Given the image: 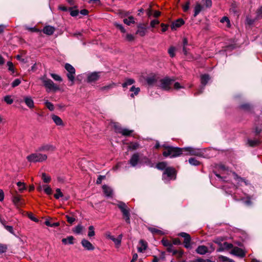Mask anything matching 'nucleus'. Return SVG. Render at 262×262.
<instances>
[{
	"label": "nucleus",
	"mask_w": 262,
	"mask_h": 262,
	"mask_svg": "<svg viewBox=\"0 0 262 262\" xmlns=\"http://www.w3.org/2000/svg\"><path fill=\"white\" fill-rule=\"evenodd\" d=\"M162 245L166 248L167 251L171 252L173 255L178 254L180 256V252L179 251V248L177 247L180 245V241L179 238L168 239L166 237L163 238L161 241Z\"/></svg>",
	"instance_id": "nucleus-1"
},
{
	"label": "nucleus",
	"mask_w": 262,
	"mask_h": 262,
	"mask_svg": "<svg viewBox=\"0 0 262 262\" xmlns=\"http://www.w3.org/2000/svg\"><path fill=\"white\" fill-rule=\"evenodd\" d=\"M174 80L168 77H165L159 80L158 86L163 90L168 91L170 90L172 85L176 89H179L180 88V84L179 82H174Z\"/></svg>",
	"instance_id": "nucleus-2"
},
{
	"label": "nucleus",
	"mask_w": 262,
	"mask_h": 262,
	"mask_svg": "<svg viewBox=\"0 0 262 262\" xmlns=\"http://www.w3.org/2000/svg\"><path fill=\"white\" fill-rule=\"evenodd\" d=\"M48 159L46 154H42L40 152H36L30 154L27 157V159L30 162H42Z\"/></svg>",
	"instance_id": "nucleus-3"
},
{
	"label": "nucleus",
	"mask_w": 262,
	"mask_h": 262,
	"mask_svg": "<svg viewBox=\"0 0 262 262\" xmlns=\"http://www.w3.org/2000/svg\"><path fill=\"white\" fill-rule=\"evenodd\" d=\"M180 155V149L172 146H167L164 148L163 155L165 157L173 158Z\"/></svg>",
	"instance_id": "nucleus-4"
},
{
	"label": "nucleus",
	"mask_w": 262,
	"mask_h": 262,
	"mask_svg": "<svg viewBox=\"0 0 262 262\" xmlns=\"http://www.w3.org/2000/svg\"><path fill=\"white\" fill-rule=\"evenodd\" d=\"M117 206L122 213L123 218L124 219L126 223L130 224V222L129 210L127 205L122 202H119L117 204Z\"/></svg>",
	"instance_id": "nucleus-5"
},
{
	"label": "nucleus",
	"mask_w": 262,
	"mask_h": 262,
	"mask_svg": "<svg viewBox=\"0 0 262 262\" xmlns=\"http://www.w3.org/2000/svg\"><path fill=\"white\" fill-rule=\"evenodd\" d=\"M163 179L165 181L174 180L176 178V171L171 167H168L163 172Z\"/></svg>",
	"instance_id": "nucleus-6"
},
{
	"label": "nucleus",
	"mask_w": 262,
	"mask_h": 262,
	"mask_svg": "<svg viewBox=\"0 0 262 262\" xmlns=\"http://www.w3.org/2000/svg\"><path fill=\"white\" fill-rule=\"evenodd\" d=\"M41 80L43 83L44 86L47 89V91H56L59 90V87L55 84L51 79L43 77Z\"/></svg>",
	"instance_id": "nucleus-7"
},
{
	"label": "nucleus",
	"mask_w": 262,
	"mask_h": 262,
	"mask_svg": "<svg viewBox=\"0 0 262 262\" xmlns=\"http://www.w3.org/2000/svg\"><path fill=\"white\" fill-rule=\"evenodd\" d=\"M181 237L183 238V244L185 248L191 249L192 248L193 242L191 241L190 235L185 232H181Z\"/></svg>",
	"instance_id": "nucleus-8"
},
{
	"label": "nucleus",
	"mask_w": 262,
	"mask_h": 262,
	"mask_svg": "<svg viewBox=\"0 0 262 262\" xmlns=\"http://www.w3.org/2000/svg\"><path fill=\"white\" fill-rule=\"evenodd\" d=\"M65 69L68 71L67 77L70 81L72 82L71 84L74 83L75 79V70L74 68L69 63L65 64Z\"/></svg>",
	"instance_id": "nucleus-9"
},
{
	"label": "nucleus",
	"mask_w": 262,
	"mask_h": 262,
	"mask_svg": "<svg viewBox=\"0 0 262 262\" xmlns=\"http://www.w3.org/2000/svg\"><path fill=\"white\" fill-rule=\"evenodd\" d=\"M56 149V147L51 144H43L39 146L36 150L38 152H52Z\"/></svg>",
	"instance_id": "nucleus-10"
},
{
	"label": "nucleus",
	"mask_w": 262,
	"mask_h": 262,
	"mask_svg": "<svg viewBox=\"0 0 262 262\" xmlns=\"http://www.w3.org/2000/svg\"><path fill=\"white\" fill-rule=\"evenodd\" d=\"M214 242L220 246V248L217 250V251L220 252L223 251L224 250H227L233 248L232 244L228 243L227 242H224L223 244H222L221 241L219 239H216L214 241Z\"/></svg>",
	"instance_id": "nucleus-11"
},
{
	"label": "nucleus",
	"mask_w": 262,
	"mask_h": 262,
	"mask_svg": "<svg viewBox=\"0 0 262 262\" xmlns=\"http://www.w3.org/2000/svg\"><path fill=\"white\" fill-rule=\"evenodd\" d=\"M114 126L116 132L122 134L124 136H129L133 132V130H129L127 128H122L120 126H117L116 125Z\"/></svg>",
	"instance_id": "nucleus-12"
},
{
	"label": "nucleus",
	"mask_w": 262,
	"mask_h": 262,
	"mask_svg": "<svg viewBox=\"0 0 262 262\" xmlns=\"http://www.w3.org/2000/svg\"><path fill=\"white\" fill-rule=\"evenodd\" d=\"M181 154H182L183 152H187V154L191 155H200V152L198 149H194L189 147L186 148H181Z\"/></svg>",
	"instance_id": "nucleus-13"
},
{
	"label": "nucleus",
	"mask_w": 262,
	"mask_h": 262,
	"mask_svg": "<svg viewBox=\"0 0 262 262\" xmlns=\"http://www.w3.org/2000/svg\"><path fill=\"white\" fill-rule=\"evenodd\" d=\"M140 162V155L138 152L134 154L129 161V164L133 167H135Z\"/></svg>",
	"instance_id": "nucleus-14"
},
{
	"label": "nucleus",
	"mask_w": 262,
	"mask_h": 262,
	"mask_svg": "<svg viewBox=\"0 0 262 262\" xmlns=\"http://www.w3.org/2000/svg\"><path fill=\"white\" fill-rule=\"evenodd\" d=\"M81 244L82 247L86 250L93 251L95 249V247L93 244L85 238L81 240Z\"/></svg>",
	"instance_id": "nucleus-15"
},
{
	"label": "nucleus",
	"mask_w": 262,
	"mask_h": 262,
	"mask_svg": "<svg viewBox=\"0 0 262 262\" xmlns=\"http://www.w3.org/2000/svg\"><path fill=\"white\" fill-rule=\"evenodd\" d=\"M12 202L17 208L22 206L24 204L20 196L19 195H14L12 198Z\"/></svg>",
	"instance_id": "nucleus-16"
},
{
	"label": "nucleus",
	"mask_w": 262,
	"mask_h": 262,
	"mask_svg": "<svg viewBox=\"0 0 262 262\" xmlns=\"http://www.w3.org/2000/svg\"><path fill=\"white\" fill-rule=\"evenodd\" d=\"M231 253L241 257H243L245 255V252L238 247H234L231 250Z\"/></svg>",
	"instance_id": "nucleus-17"
},
{
	"label": "nucleus",
	"mask_w": 262,
	"mask_h": 262,
	"mask_svg": "<svg viewBox=\"0 0 262 262\" xmlns=\"http://www.w3.org/2000/svg\"><path fill=\"white\" fill-rule=\"evenodd\" d=\"M99 73L93 72L88 76V81L89 82H93L98 80L99 79Z\"/></svg>",
	"instance_id": "nucleus-18"
},
{
	"label": "nucleus",
	"mask_w": 262,
	"mask_h": 262,
	"mask_svg": "<svg viewBox=\"0 0 262 262\" xmlns=\"http://www.w3.org/2000/svg\"><path fill=\"white\" fill-rule=\"evenodd\" d=\"M42 31L46 34L51 35L54 33L55 28L54 27L50 26H47L43 28Z\"/></svg>",
	"instance_id": "nucleus-19"
},
{
	"label": "nucleus",
	"mask_w": 262,
	"mask_h": 262,
	"mask_svg": "<svg viewBox=\"0 0 262 262\" xmlns=\"http://www.w3.org/2000/svg\"><path fill=\"white\" fill-rule=\"evenodd\" d=\"M51 118L52 120H53L54 122L57 125H63V121L62 119L58 117L57 115H52L51 116Z\"/></svg>",
	"instance_id": "nucleus-20"
},
{
	"label": "nucleus",
	"mask_w": 262,
	"mask_h": 262,
	"mask_svg": "<svg viewBox=\"0 0 262 262\" xmlns=\"http://www.w3.org/2000/svg\"><path fill=\"white\" fill-rule=\"evenodd\" d=\"M196 252L200 254H205L208 252V248L205 246H200L196 249Z\"/></svg>",
	"instance_id": "nucleus-21"
},
{
	"label": "nucleus",
	"mask_w": 262,
	"mask_h": 262,
	"mask_svg": "<svg viewBox=\"0 0 262 262\" xmlns=\"http://www.w3.org/2000/svg\"><path fill=\"white\" fill-rule=\"evenodd\" d=\"M103 192L107 196H112L113 194V190L112 188L106 185H103L102 187Z\"/></svg>",
	"instance_id": "nucleus-22"
},
{
	"label": "nucleus",
	"mask_w": 262,
	"mask_h": 262,
	"mask_svg": "<svg viewBox=\"0 0 262 262\" xmlns=\"http://www.w3.org/2000/svg\"><path fill=\"white\" fill-rule=\"evenodd\" d=\"M148 230L154 234L163 235L165 232L155 227H149Z\"/></svg>",
	"instance_id": "nucleus-23"
},
{
	"label": "nucleus",
	"mask_w": 262,
	"mask_h": 262,
	"mask_svg": "<svg viewBox=\"0 0 262 262\" xmlns=\"http://www.w3.org/2000/svg\"><path fill=\"white\" fill-rule=\"evenodd\" d=\"M26 104L30 108L34 107V101L31 97H26L24 98Z\"/></svg>",
	"instance_id": "nucleus-24"
},
{
	"label": "nucleus",
	"mask_w": 262,
	"mask_h": 262,
	"mask_svg": "<svg viewBox=\"0 0 262 262\" xmlns=\"http://www.w3.org/2000/svg\"><path fill=\"white\" fill-rule=\"evenodd\" d=\"M140 246L138 248V251L142 252L147 248V243L143 240H140L139 242Z\"/></svg>",
	"instance_id": "nucleus-25"
},
{
	"label": "nucleus",
	"mask_w": 262,
	"mask_h": 262,
	"mask_svg": "<svg viewBox=\"0 0 262 262\" xmlns=\"http://www.w3.org/2000/svg\"><path fill=\"white\" fill-rule=\"evenodd\" d=\"M74 237L73 236H69L67 238H62V242L64 245L67 244H74Z\"/></svg>",
	"instance_id": "nucleus-26"
},
{
	"label": "nucleus",
	"mask_w": 262,
	"mask_h": 262,
	"mask_svg": "<svg viewBox=\"0 0 262 262\" xmlns=\"http://www.w3.org/2000/svg\"><path fill=\"white\" fill-rule=\"evenodd\" d=\"M122 234H120L117 238L115 237L113 238L112 241L115 244L116 248H119L121 245L122 238Z\"/></svg>",
	"instance_id": "nucleus-27"
},
{
	"label": "nucleus",
	"mask_w": 262,
	"mask_h": 262,
	"mask_svg": "<svg viewBox=\"0 0 262 262\" xmlns=\"http://www.w3.org/2000/svg\"><path fill=\"white\" fill-rule=\"evenodd\" d=\"M209 79L210 78L208 75H203L201 76V84L203 85L201 89H204V87L207 84Z\"/></svg>",
	"instance_id": "nucleus-28"
},
{
	"label": "nucleus",
	"mask_w": 262,
	"mask_h": 262,
	"mask_svg": "<svg viewBox=\"0 0 262 262\" xmlns=\"http://www.w3.org/2000/svg\"><path fill=\"white\" fill-rule=\"evenodd\" d=\"M146 29L145 28L138 26L136 34H139L141 36H144L146 34Z\"/></svg>",
	"instance_id": "nucleus-29"
},
{
	"label": "nucleus",
	"mask_w": 262,
	"mask_h": 262,
	"mask_svg": "<svg viewBox=\"0 0 262 262\" xmlns=\"http://www.w3.org/2000/svg\"><path fill=\"white\" fill-rule=\"evenodd\" d=\"M123 23L128 26L132 24H135V21L134 17L132 16H130L127 18H124L123 19Z\"/></svg>",
	"instance_id": "nucleus-30"
},
{
	"label": "nucleus",
	"mask_w": 262,
	"mask_h": 262,
	"mask_svg": "<svg viewBox=\"0 0 262 262\" xmlns=\"http://www.w3.org/2000/svg\"><path fill=\"white\" fill-rule=\"evenodd\" d=\"M140 147V145L137 142H130L128 144V148L130 150H136L138 149Z\"/></svg>",
	"instance_id": "nucleus-31"
},
{
	"label": "nucleus",
	"mask_w": 262,
	"mask_h": 262,
	"mask_svg": "<svg viewBox=\"0 0 262 262\" xmlns=\"http://www.w3.org/2000/svg\"><path fill=\"white\" fill-rule=\"evenodd\" d=\"M234 178L235 180L237 182V183L239 185H241L242 183H244L246 185H248V183L247 182V181H245V180L238 177L235 173H234Z\"/></svg>",
	"instance_id": "nucleus-32"
},
{
	"label": "nucleus",
	"mask_w": 262,
	"mask_h": 262,
	"mask_svg": "<svg viewBox=\"0 0 262 262\" xmlns=\"http://www.w3.org/2000/svg\"><path fill=\"white\" fill-rule=\"evenodd\" d=\"M140 90L139 88H136L135 86H132L130 89V91L134 92V93L130 94V97L134 98L135 95H137L139 93Z\"/></svg>",
	"instance_id": "nucleus-33"
},
{
	"label": "nucleus",
	"mask_w": 262,
	"mask_h": 262,
	"mask_svg": "<svg viewBox=\"0 0 262 262\" xmlns=\"http://www.w3.org/2000/svg\"><path fill=\"white\" fill-rule=\"evenodd\" d=\"M203 9V6L200 4H197L194 7V16H196Z\"/></svg>",
	"instance_id": "nucleus-34"
},
{
	"label": "nucleus",
	"mask_w": 262,
	"mask_h": 262,
	"mask_svg": "<svg viewBox=\"0 0 262 262\" xmlns=\"http://www.w3.org/2000/svg\"><path fill=\"white\" fill-rule=\"evenodd\" d=\"M140 163L145 164L147 165H149L150 166H152L151 161L147 157H142L141 159Z\"/></svg>",
	"instance_id": "nucleus-35"
},
{
	"label": "nucleus",
	"mask_w": 262,
	"mask_h": 262,
	"mask_svg": "<svg viewBox=\"0 0 262 262\" xmlns=\"http://www.w3.org/2000/svg\"><path fill=\"white\" fill-rule=\"evenodd\" d=\"M156 167L160 170H165L168 167H167V163L166 162H162L158 163Z\"/></svg>",
	"instance_id": "nucleus-36"
},
{
	"label": "nucleus",
	"mask_w": 262,
	"mask_h": 262,
	"mask_svg": "<svg viewBox=\"0 0 262 262\" xmlns=\"http://www.w3.org/2000/svg\"><path fill=\"white\" fill-rule=\"evenodd\" d=\"M189 163L194 166H198L200 164V162L195 158H191L189 159Z\"/></svg>",
	"instance_id": "nucleus-37"
},
{
	"label": "nucleus",
	"mask_w": 262,
	"mask_h": 262,
	"mask_svg": "<svg viewBox=\"0 0 262 262\" xmlns=\"http://www.w3.org/2000/svg\"><path fill=\"white\" fill-rule=\"evenodd\" d=\"M95 235V232L94 231V227L93 226H90L89 227V232L88 235L89 237H91L94 236Z\"/></svg>",
	"instance_id": "nucleus-38"
},
{
	"label": "nucleus",
	"mask_w": 262,
	"mask_h": 262,
	"mask_svg": "<svg viewBox=\"0 0 262 262\" xmlns=\"http://www.w3.org/2000/svg\"><path fill=\"white\" fill-rule=\"evenodd\" d=\"M180 27V18H178L176 22L173 23L171 26V28L172 30H176L177 28H179Z\"/></svg>",
	"instance_id": "nucleus-39"
},
{
	"label": "nucleus",
	"mask_w": 262,
	"mask_h": 262,
	"mask_svg": "<svg viewBox=\"0 0 262 262\" xmlns=\"http://www.w3.org/2000/svg\"><path fill=\"white\" fill-rule=\"evenodd\" d=\"M221 23H226V26L227 27L229 28L230 27V23L229 18L226 17L224 16L220 20Z\"/></svg>",
	"instance_id": "nucleus-40"
},
{
	"label": "nucleus",
	"mask_w": 262,
	"mask_h": 262,
	"mask_svg": "<svg viewBox=\"0 0 262 262\" xmlns=\"http://www.w3.org/2000/svg\"><path fill=\"white\" fill-rule=\"evenodd\" d=\"M83 230V227L81 225H78L74 229V232L77 234H80Z\"/></svg>",
	"instance_id": "nucleus-41"
},
{
	"label": "nucleus",
	"mask_w": 262,
	"mask_h": 262,
	"mask_svg": "<svg viewBox=\"0 0 262 262\" xmlns=\"http://www.w3.org/2000/svg\"><path fill=\"white\" fill-rule=\"evenodd\" d=\"M260 142L257 139L249 140L248 144L250 146H255L259 144Z\"/></svg>",
	"instance_id": "nucleus-42"
},
{
	"label": "nucleus",
	"mask_w": 262,
	"mask_h": 262,
	"mask_svg": "<svg viewBox=\"0 0 262 262\" xmlns=\"http://www.w3.org/2000/svg\"><path fill=\"white\" fill-rule=\"evenodd\" d=\"M135 80L133 79H126L125 82L122 84V86L125 88L127 85H130L135 83Z\"/></svg>",
	"instance_id": "nucleus-43"
},
{
	"label": "nucleus",
	"mask_w": 262,
	"mask_h": 262,
	"mask_svg": "<svg viewBox=\"0 0 262 262\" xmlns=\"http://www.w3.org/2000/svg\"><path fill=\"white\" fill-rule=\"evenodd\" d=\"M146 81L148 84H153L156 81V77L155 76L148 77L146 79Z\"/></svg>",
	"instance_id": "nucleus-44"
},
{
	"label": "nucleus",
	"mask_w": 262,
	"mask_h": 262,
	"mask_svg": "<svg viewBox=\"0 0 262 262\" xmlns=\"http://www.w3.org/2000/svg\"><path fill=\"white\" fill-rule=\"evenodd\" d=\"M176 49L174 47H170L168 50V52L171 57H173L175 56V52H176Z\"/></svg>",
	"instance_id": "nucleus-45"
},
{
	"label": "nucleus",
	"mask_w": 262,
	"mask_h": 262,
	"mask_svg": "<svg viewBox=\"0 0 262 262\" xmlns=\"http://www.w3.org/2000/svg\"><path fill=\"white\" fill-rule=\"evenodd\" d=\"M42 179L45 183H49L51 180V177L47 175L45 173H42Z\"/></svg>",
	"instance_id": "nucleus-46"
},
{
	"label": "nucleus",
	"mask_w": 262,
	"mask_h": 262,
	"mask_svg": "<svg viewBox=\"0 0 262 262\" xmlns=\"http://www.w3.org/2000/svg\"><path fill=\"white\" fill-rule=\"evenodd\" d=\"M45 105L50 111H52L54 110V105L51 102L48 101H46L45 102Z\"/></svg>",
	"instance_id": "nucleus-47"
},
{
	"label": "nucleus",
	"mask_w": 262,
	"mask_h": 262,
	"mask_svg": "<svg viewBox=\"0 0 262 262\" xmlns=\"http://www.w3.org/2000/svg\"><path fill=\"white\" fill-rule=\"evenodd\" d=\"M66 217L67 222L70 224H72L75 221V218L73 215H67Z\"/></svg>",
	"instance_id": "nucleus-48"
},
{
	"label": "nucleus",
	"mask_w": 262,
	"mask_h": 262,
	"mask_svg": "<svg viewBox=\"0 0 262 262\" xmlns=\"http://www.w3.org/2000/svg\"><path fill=\"white\" fill-rule=\"evenodd\" d=\"M7 65L8 67L9 71H10L12 73H14V66H13V63L12 62H11V61H8L7 63Z\"/></svg>",
	"instance_id": "nucleus-49"
},
{
	"label": "nucleus",
	"mask_w": 262,
	"mask_h": 262,
	"mask_svg": "<svg viewBox=\"0 0 262 262\" xmlns=\"http://www.w3.org/2000/svg\"><path fill=\"white\" fill-rule=\"evenodd\" d=\"M5 101L8 104H11L13 102V100L11 98L10 96H6L4 97Z\"/></svg>",
	"instance_id": "nucleus-50"
},
{
	"label": "nucleus",
	"mask_w": 262,
	"mask_h": 262,
	"mask_svg": "<svg viewBox=\"0 0 262 262\" xmlns=\"http://www.w3.org/2000/svg\"><path fill=\"white\" fill-rule=\"evenodd\" d=\"M56 193L54 194V197L56 199H58L59 198L62 196L63 195V194L60 191V189H59V188H57L56 190Z\"/></svg>",
	"instance_id": "nucleus-51"
},
{
	"label": "nucleus",
	"mask_w": 262,
	"mask_h": 262,
	"mask_svg": "<svg viewBox=\"0 0 262 262\" xmlns=\"http://www.w3.org/2000/svg\"><path fill=\"white\" fill-rule=\"evenodd\" d=\"M17 185L19 187V190L20 191L26 189V186L24 183L18 182L17 183Z\"/></svg>",
	"instance_id": "nucleus-52"
},
{
	"label": "nucleus",
	"mask_w": 262,
	"mask_h": 262,
	"mask_svg": "<svg viewBox=\"0 0 262 262\" xmlns=\"http://www.w3.org/2000/svg\"><path fill=\"white\" fill-rule=\"evenodd\" d=\"M114 25L117 27L121 32L125 33L126 32L125 29L124 28L122 25L119 24L117 23H115Z\"/></svg>",
	"instance_id": "nucleus-53"
},
{
	"label": "nucleus",
	"mask_w": 262,
	"mask_h": 262,
	"mask_svg": "<svg viewBox=\"0 0 262 262\" xmlns=\"http://www.w3.org/2000/svg\"><path fill=\"white\" fill-rule=\"evenodd\" d=\"M43 187L44 191L46 192V193H47V194H51L52 193V190L51 187L47 185H45Z\"/></svg>",
	"instance_id": "nucleus-54"
},
{
	"label": "nucleus",
	"mask_w": 262,
	"mask_h": 262,
	"mask_svg": "<svg viewBox=\"0 0 262 262\" xmlns=\"http://www.w3.org/2000/svg\"><path fill=\"white\" fill-rule=\"evenodd\" d=\"M51 77L55 80L61 81L62 78L61 77L57 74H51Z\"/></svg>",
	"instance_id": "nucleus-55"
},
{
	"label": "nucleus",
	"mask_w": 262,
	"mask_h": 262,
	"mask_svg": "<svg viewBox=\"0 0 262 262\" xmlns=\"http://www.w3.org/2000/svg\"><path fill=\"white\" fill-rule=\"evenodd\" d=\"M4 227L10 233H11L13 234H14V230H13V228L12 226L4 225Z\"/></svg>",
	"instance_id": "nucleus-56"
},
{
	"label": "nucleus",
	"mask_w": 262,
	"mask_h": 262,
	"mask_svg": "<svg viewBox=\"0 0 262 262\" xmlns=\"http://www.w3.org/2000/svg\"><path fill=\"white\" fill-rule=\"evenodd\" d=\"M21 82V81L19 79H15L11 84V85L13 88H14L16 86H18Z\"/></svg>",
	"instance_id": "nucleus-57"
},
{
	"label": "nucleus",
	"mask_w": 262,
	"mask_h": 262,
	"mask_svg": "<svg viewBox=\"0 0 262 262\" xmlns=\"http://www.w3.org/2000/svg\"><path fill=\"white\" fill-rule=\"evenodd\" d=\"M7 247L6 245L0 244V253H4L6 251Z\"/></svg>",
	"instance_id": "nucleus-58"
},
{
	"label": "nucleus",
	"mask_w": 262,
	"mask_h": 262,
	"mask_svg": "<svg viewBox=\"0 0 262 262\" xmlns=\"http://www.w3.org/2000/svg\"><path fill=\"white\" fill-rule=\"evenodd\" d=\"M159 23H160L158 19H154V20H151L150 25L152 28H155L157 25L159 24Z\"/></svg>",
	"instance_id": "nucleus-59"
},
{
	"label": "nucleus",
	"mask_w": 262,
	"mask_h": 262,
	"mask_svg": "<svg viewBox=\"0 0 262 262\" xmlns=\"http://www.w3.org/2000/svg\"><path fill=\"white\" fill-rule=\"evenodd\" d=\"M70 10V14L72 16H76L78 14V11L77 10H72L71 8H69Z\"/></svg>",
	"instance_id": "nucleus-60"
},
{
	"label": "nucleus",
	"mask_w": 262,
	"mask_h": 262,
	"mask_svg": "<svg viewBox=\"0 0 262 262\" xmlns=\"http://www.w3.org/2000/svg\"><path fill=\"white\" fill-rule=\"evenodd\" d=\"M188 44V41H187V40L186 38H184L183 39V45H184V47H183V52L185 54H187V51H186V45H187Z\"/></svg>",
	"instance_id": "nucleus-61"
},
{
	"label": "nucleus",
	"mask_w": 262,
	"mask_h": 262,
	"mask_svg": "<svg viewBox=\"0 0 262 262\" xmlns=\"http://www.w3.org/2000/svg\"><path fill=\"white\" fill-rule=\"evenodd\" d=\"M220 259L222 261H228L229 262H234V261L232 259L228 258V257L224 256H221L220 257Z\"/></svg>",
	"instance_id": "nucleus-62"
},
{
	"label": "nucleus",
	"mask_w": 262,
	"mask_h": 262,
	"mask_svg": "<svg viewBox=\"0 0 262 262\" xmlns=\"http://www.w3.org/2000/svg\"><path fill=\"white\" fill-rule=\"evenodd\" d=\"M161 26L162 27V32H165L168 29V25H165L163 23H162L161 24Z\"/></svg>",
	"instance_id": "nucleus-63"
},
{
	"label": "nucleus",
	"mask_w": 262,
	"mask_h": 262,
	"mask_svg": "<svg viewBox=\"0 0 262 262\" xmlns=\"http://www.w3.org/2000/svg\"><path fill=\"white\" fill-rule=\"evenodd\" d=\"M126 38L128 41H132L134 39V37L132 34H127L126 35Z\"/></svg>",
	"instance_id": "nucleus-64"
}]
</instances>
